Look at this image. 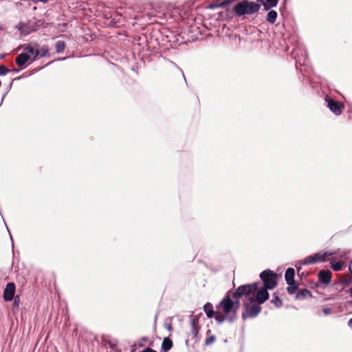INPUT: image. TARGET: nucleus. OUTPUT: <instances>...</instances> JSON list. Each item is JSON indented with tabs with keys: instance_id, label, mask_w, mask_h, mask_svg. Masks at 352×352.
Listing matches in <instances>:
<instances>
[{
	"instance_id": "1",
	"label": "nucleus",
	"mask_w": 352,
	"mask_h": 352,
	"mask_svg": "<svg viewBox=\"0 0 352 352\" xmlns=\"http://www.w3.org/2000/svg\"><path fill=\"white\" fill-rule=\"evenodd\" d=\"M261 8L260 3H256L253 1L243 0L236 3L233 7V12L236 16H241L245 14H253L256 13Z\"/></svg>"
},
{
	"instance_id": "2",
	"label": "nucleus",
	"mask_w": 352,
	"mask_h": 352,
	"mask_svg": "<svg viewBox=\"0 0 352 352\" xmlns=\"http://www.w3.org/2000/svg\"><path fill=\"white\" fill-rule=\"evenodd\" d=\"M237 308L238 305L235 306L234 302L228 296L226 297L217 307L218 311L216 315L217 320L219 322H222L225 320V317L221 316V313L228 316L232 313H235Z\"/></svg>"
},
{
	"instance_id": "3",
	"label": "nucleus",
	"mask_w": 352,
	"mask_h": 352,
	"mask_svg": "<svg viewBox=\"0 0 352 352\" xmlns=\"http://www.w3.org/2000/svg\"><path fill=\"white\" fill-rule=\"evenodd\" d=\"M261 278L264 282L265 289H272L276 285V274L271 270L263 271L261 275Z\"/></svg>"
},
{
	"instance_id": "4",
	"label": "nucleus",
	"mask_w": 352,
	"mask_h": 352,
	"mask_svg": "<svg viewBox=\"0 0 352 352\" xmlns=\"http://www.w3.org/2000/svg\"><path fill=\"white\" fill-rule=\"evenodd\" d=\"M256 284L245 285L239 287L234 294L235 298H240L243 296H248L256 289Z\"/></svg>"
},
{
	"instance_id": "5",
	"label": "nucleus",
	"mask_w": 352,
	"mask_h": 352,
	"mask_svg": "<svg viewBox=\"0 0 352 352\" xmlns=\"http://www.w3.org/2000/svg\"><path fill=\"white\" fill-rule=\"evenodd\" d=\"M335 254L334 252H324V253H317L314 255L308 256L304 261L305 264H312L318 261H324L326 257L333 255Z\"/></svg>"
},
{
	"instance_id": "6",
	"label": "nucleus",
	"mask_w": 352,
	"mask_h": 352,
	"mask_svg": "<svg viewBox=\"0 0 352 352\" xmlns=\"http://www.w3.org/2000/svg\"><path fill=\"white\" fill-rule=\"evenodd\" d=\"M294 270L293 268H289L287 270L285 273V280L288 285H290L287 288V290L289 293H294L296 289V287L293 285H294Z\"/></svg>"
},
{
	"instance_id": "7",
	"label": "nucleus",
	"mask_w": 352,
	"mask_h": 352,
	"mask_svg": "<svg viewBox=\"0 0 352 352\" xmlns=\"http://www.w3.org/2000/svg\"><path fill=\"white\" fill-rule=\"evenodd\" d=\"M15 285L12 283H10L6 285L3 292V298L6 301H10L14 295Z\"/></svg>"
},
{
	"instance_id": "8",
	"label": "nucleus",
	"mask_w": 352,
	"mask_h": 352,
	"mask_svg": "<svg viewBox=\"0 0 352 352\" xmlns=\"http://www.w3.org/2000/svg\"><path fill=\"white\" fill-rule=\"evenodd\" d=\"M327 101L328 102V107L332 112L336 115L341 113L342 109V104L341 103L334 101L331 98L327 99Z\"/></svg>"
},
{
	"instance_id": "9",
	"label": "nucleus",
	"mask_w": 352,
	"mask_h": 352,
	"mask_svg": "<svg viewBox=\"0 0 352 352\" xmlns=\"http://www.w3.org/2000/svg\"><path fill=\"white\" fill-rule=\"evenodd\" d=\"M30 59V56L27 53H21L16 58V63L20 67H23L25 63Z\"/></svg>"
},
{
	"instance_id": "10",
	"label": "nucleus",
	"mask_w": 352,
	"mask_h": 352,
	"mask_svg": "<svg viewBox=\"0 0 352 352\" xmlns=\"http://www.w3.org/2000/svg\"><path fill=\"white\" fill-rule=\"evenodd\" d=\"M267 289L261 288L260 289L256 294V300L259 304L263 303L269 298V294L267 292Z\"/></svg>"
},
{
	"instance_id": "11",
	"label": "nucleus",
	"mask_w": 352,
	"mask_h": 352,
	"mask_svg": "<svg viewBox=\"0 0 352 352\" xmlns=\"http://www.w3.org/2000/svg\"><path fill=\"white\" fill-rule=\"evenodd\" d=\"M246 310L248 312L249 316L254 317L260 312L261 307L258 305L253 304L250 306H247Z\"/></svg>"
},
{
	"instance_id": "12",
	"label": "nucleus",
	"mask_w": 352,
	"mask_h": 352,
	"mask_svg": "<svg viewBox=\"0 0 352 352\" xmlns=\"http://www.w3.org/2000/svg\"><path fill=\"white\" fill-rule=\"evenodd\" d=\"M331 273L329 270H322L319 272L320 280L325 283L331 281Z\"/></svg>"
},
{
	"instance_id": "13",
	"label": "nucleus",
	"mask_w": 352,
	"mask_h": 352,
	"mask_svg": "<svg viewBox=\"0 0 352 352\" xmlns=\"http://www.w3.org/2000/svg\"><path fill=\"white\" fill-rule=\"evenodd\" d=\"M277 19V12L275 10H270L267 15V21L274 24Z\"/></svg>"
},
{
	"instance_id": "14",
	"label": "nucleus",
	"mask_w": 352,
	"mask_h": 352,
	"mask_svg": "<svg viewBox=\"0 0 352 352\" xmlns=\"http://www.w3.org/2000/svg\"><path fill=\"white\" fill-rule=\"evenodd\" d=\"M23 51L24 53H27V54H29L30 56L34 55V57H36L39 54V51L37 48H34L31 46L25 47Z\"/></svg>"
},
{
	"instance_id": "15",
	"label": "nucleus",
	"mask_w": 352,
	"mask_h": 352,
	"mask_svg": "<svg viewBox=\"0 0 352 352\" xmlns=\"http://www.w3.org/2000/svg\"><path fill=\"white\" fill-rule=\"evenodd\" d=\"M172 346H173V342L169 338H165L163 340L162 347L164 351L170 350L172 348Z\"/></svg>"
},
{
	"instance_id": "16",
	"label": "nucleus",
	"mask_w": 352,
	"mask_h": 352,
	"mask_svg": "<svg viewBox=\"0 0 352 352\" xmlns=\"http://www.w3.org/2000/svg\"><path fill=\"white\" fill-rule=\"evenodd\" d=\"M204 309L207 314L208 318H212L214 316L213 307L210 303L205 305Z\"/></svg>"
},
{
	"instance_id": "17",
	"label": "nucleus",
	"mask_w": 352,
	"mask_h": 352,
	"mask_svg": "<svg viewBox=\"0 0 352 352\" xmlns=\"http://www.w3.org/2000/svg\"><path fill=\"white\" fill-rule=\"evenodd\" d=\"M55 47L57 53H61L65 48V43L63 41H58L55 44Z\"/></svg>"
},
{
	"instance_id": "18",
	"label": "nucleus",
	"mask_w": 352,
	"mask_h": 352,
	"mask_svg": "<svg viewBox=\"0 0 352 352\" xmlns=\"http://www.w3.org/2000/svg\"><path fill=\"white\" fill-rule=\"evenodd\" d=\"M331 263L333 269L335 271L341 270L342 269V267L344 266V262H342V261L335 262V261L333 259L331 260Z\"/></svg>"
},
{
	"instance_id": "19",
	"label": "nucleus",
	"mask_w": 352,
	"mask_h": 352,
	"mask_svg": "<svg viewBox=\"0 0 352 352\" xmlns=\"http://www.w3.org/2000/svg\"><path fill=\"white\" fill-rule=\"evenodd\" d=\"M10 70L4 65H0V76L6 75Z\"/></svg>"
},
{
	"instance_id": "20",
	"label": "nucleus",
	"mask_w": 352,
	"mask_h": 352,
	"mask_svg": "<svg viewBox=\"0 0 352 352\" xmlns=\"http://www.w3.org/2000/svg\"><path fill=\"white\" fill-rule=\"evenodd\" d=\"M216 340V338L215 336H211L210 337L208 338L206 341H205V343L206 345H210V344H212Z\"/></svg>"
},
{
	"instance_id": "21",
	"label": "nucleus",
	"mask_w": 352,
	"mask_h": 352,
	"mask_svg": "<svg viewBox=\"0 0 352 352\" xmlns=\"http://www.w3.org/2000/svg\"><path fill=\"white\" fill-rule=\"evenodd\" d=\"M40 53L41 57L45 56L48 54V49L47 46L42 47Z\"/></svg>"
},
{
	"instance_id": "22",
	"label": "nucleus",
	"mask_w": 352,
	"mask_h": 352,
	"mask_svg": "<svg viewBox=\"0 0 352 352\" xmlns=\"http://www.w3.org/2000/svg\"><path fill=\"white\" fill-rule=\"evenodd\" d=\"M263 5V7H264V10L265 11H268L270 10L272 8H274V6H272L271 3H268V2H264L262 3Z\"/></svg>"
},
{
	"instance_id": "23",
	"label": "nucleus",
	"mask_w": 352,
	"mask_h": 352,
	"mask_svg": "<svg viewBox=\"0 0 352 352\" xmlns=\"http://www.w3.org/2000/svg\"><path fill=\"white\" fill-rule=\"evenodd\" d=\"M276 307H280L281 305V301L279 298L276 297L272 301Z\"/></svg>"
},
{
	"instance_id": "24",
	"label": "nucleus",
	"mask_w": 352,
	"mask_h": 352,
	"mask_svg": "<svg viewBox=\"0 0 352 352\" xmlns=\"http://www.w3.org/2000/svg\"><path fill=\"white\" fill-rule=\"evenodd\" d=\"M266 1L276 7L278 4V0H266Z\"/></svg>"
},
{
	"instance_id": "25",
	"label": "nucleus",
	"mask_w": 352,
	"mask_h": 352,
	"mask_svg": "<svg viewBox=\"0 0 352 352\" xmlns=\"http://www.w3.org/2000/svg\"><path fill=\"white\" fill-rule=\"evenodd\" d=\"M142 352H156V351L153 350L151 348H146Z\"/></svg>"
},
{
	"instance_id": "26",
	"label": "nucleus",
	"mask_w": 352,
	"mask_h": 352,
	"mask_svg": "<svg viewBox=\"0 0 352 352\" xmlns=\"http://www.w3.org/2000/svg\"><path fill=\"white\" fill-rule=\"evenodd\" d=\"M18 300H19V298L18 297H16L15 299H14V304L15 305H18Z\"/></svg>"
},
{
	"instance_id": "27",
	"label": "nucleus",
	"mask_w": 352,
	"mask_h": 352,
	"mask_svg": "<svg viewBox=\"0 0 352 352\" xmlns=\"http://www.w3.org/2000/svg\"><path fill=\"white\" fill-rule=\"evenodd\" d=\"M257 2H259L261 3H264L263 0H256Z\"/></svg>"
},
{
	"instance_id": "28",
	"label": "nucleus",
	"mask_w": 352,
	"mask_h": 352,
	"mask_svg": "<svg viewBox=\"0 0 352 352\" xmlns=\"http://www.w3.org/2000/svg\"><path fill=\"white\" fill-rule=\"evenodd\" d=\"M19 30H21V32H23V29H22V27H19Z\"/></svg>"
},
{
	"instance_id": "29",
	"label": "nucleus",
	"mask_w": 352,
	"mask_h": 352,
	"mask_svg": "<svg viewBox=\"0 0 352 352\" xmlns=\"http://www.w3.org/2000/svg\"><path fill=\"white\" fill-rule=\"evenodd\" d=\"M12 82H11L10 83L9 86H10V87H12Z\"/></svg>"
},
{
	"instance_id": "30",
	"label": "nucleus",
	"mask_w": 352,
	"mask_h": 352,
	"mask_svg": "<svg viewBox=\"0 0 352 352\" xmlns=\"http://www.w3.org/2000/svg\"><path fill=\"white\" fill-rule=\"evenodd\" d=\"M351 322H352V319H351L349 321V323L350 324Z\"/></svg>"
}]
</instances>
